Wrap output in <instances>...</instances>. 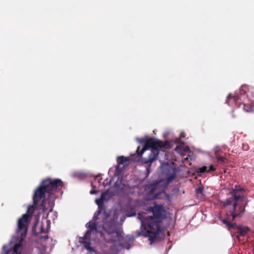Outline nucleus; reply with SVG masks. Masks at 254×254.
I'll list each match as a JSON object with an SVG mask.
<instances>
[{
	"mask_svg": "<svg viewBox=\"0 0 254 254\" xmlns=\"http://www.w3.org/2000/svg\"><path fill=\"white\" fill-rule=\"evenodd\" d=\"M153 216H148V219L141 222V231L138 232V236L148 237L150 243L157 242L159 240V233L160 231V222L164 217V207L160 205H155L151 207Z\"/></svg>",
	"mask_w": 254,
	"mask_h": 254,
	"instance_id": "nucleus-1",
	"label": "nucleus"
},
{
	"mask_svg": "<svg viewBox=\"0 0 254 254\" xmlns=\"http://www.w3.org/2000/svg\"><path fill=\"white\" fill-rule=\"evenodd\" d=\"M63 186V183L59 179L47 178L43 180L39 187L34 191L33 197L34 205H37L41 201L40 209H42L43 211H46L49 209L51 210L53 201L50 202V200L46 199V194L47 193L49 196L52 197L53 192L61 189Z\"/></svg>",
	"mask_w": 254,
	"mask_h": 254,
	"instance_id": "nucleus-2",
	"label": "nucleus"
},
{
	"mask_svg": "<svg viewBox=\"0 0 254 254\" xmlns=\"http://www.w3.org/2000/svg\"><path fill=\"white\" fill-rule=\"evenodd\" d=\"M165 145L162 141L153 138H150L145 141L142 149L140 151V147L138 146L136 152L137 156L140 157L147 149H151V153L149 154L148 157L142 159L143 164L150 167L152 163L157 159L160 149L165 147Z\"/></svg>",
	"mask_w": 254,
	"mask_h": 254,
	"instance_id": "nucleus-3",
	"label": "nucleus"
},
{
	"mask_svg": "<svg viewBox=\"0 0 254 254\" xmlns=\"http://www.w3.org/2000/svg\"><path fill=\"white\" fill-rule=\"evenodd\" d=\"M102 230L101 235L106 233L110 236V240L112 242H115L119 238L120 233L117 229L116 221L115 217L105 211L103 213Z\"/></svg>",
	"mask_w": 254,
	"mask_h": 254,
	"instance_id": "nucleus-4",
	"label": "nucleus"
},
{
	"mask_svg": "<svg viewBox=\"0 0 254 254\" xmlns=\"http://www.w3.org/2000/svg\"><path fill=\"white\" fill-rule=\"evenodd\" d=\"M242 201L243 199H240V196L236 195L235 197H229L222 202L224 206H230L227 214L231 216L233 220L237 217H241L244 214L247 202L244 206Z\"/></svg>",
	"mask_w": 254,
	"mask_h": 254,
	"instance_id": "nucleus-5",
	"label": "nucleus"
},
{
	"mask_svg": "<svg viewBox=\"0 0 254 254\" xmlns=\"http://www.w3.org/2000/svg\"><path fill=\"white\" fill-rule=\"evenodd\" d=\"M222 221L229 230L233 229L236 231L238 234L236 238L239 240H240V236L245 237L250 231V229L248 226H238L236 223H231L226 219H223Z\"/></svg>",
	"mask_w": 254,
	"mask_h": 254,
	"instance_id": "nucleus-6",
	"label": "nucleus"
},
{
	"mask_svg": "<svg viewBox=\"0 0 254 254\" xmlns=\"http://www.w3.org/2000/svg\"><path fill=\"white\" fill-rule=\"evenodd\" d=\"M29 216L30 214H24L18 220L17 233L20 234L21 240L24 239L26 237L28 230V220Z\"/></svg>",
	"mask_w": 254,
	"mask_h": 254,
	"instance_id": "nucleus-7",
	"label": "nucleus"
},
{
	"mask_svg": "<svg viewBox=\"0 0 254 254\" xmlns=\"http://www.w3.org/2000/svg\"><path fill=\"white\" fill-rule=\"evenodd\" d=\"M128 159L123 156H119L118 158V165L116 166V172L115 174L117 176H120L122 173V169L120 168V165H126L127 164Z\"/></svg>",
	"mask_w": 254,
	"mask_h": 254,
	"instance_id": "nucleus-8",
	"label": "nucleus"
},
{
	"mask_svg": "<svg viewBox=\"0 0 254 254\" xmlns=\"http://www.w3.org/2000/svg\"><path fill=\"white\" fill-rule=\"evenodd\" d=\"M165 183L167 185H169L172 182L176 177V171L175 168H169L166 174Z\"/></svg>",
	"mask_w": 254,
	"mask_h": 254,
	"instance_id": "nucleus-9",
	"label": "nucleus"
},
{
	"mask_svg": "<svg viewBox=\"0 0 254 254\" xmlns=\"http://www.w3.org/2000/svg\"><path fill=\"white\" fill-rule=\"evenodd\" d=\"M108 191H104L101 193L100 197L98 199H96L95 202L98 205V209H103L104 201L106 199V197L108 195Z\"/></svg>",
	"mask_w": 254,
	"mask_h": 254,
	"instance_id": "nucleus-10",
	"label": "nucleus"
},
{
	"mask_svg": "<svg viewBox=\"0 0 254 254\" xmlns=\"http://www.w3.org/2000/svg\"><path fill=\"white\" fill-rule=\"evenodd\" d=\"M243 190V189L238 185L235 186V188H232V190L230 191V193L232 195L231 197H235V196L239 195L240 196V199H243V196L239 193V192H241Z\"/></svg>",
	"mask_w": 254,
	"mask_h": 254,
	"instance_id": "nucleus-11",
	"label": "nucleus"
},
{
	"mask_svg": "<svg viewBox=\"0 0 254 254\" xmlns=\"http://www.w3.org/2000/svg\"><path fill=\"white\" fill-rule=\"evenodd\" d=\"M21 248L22 245L20 244V242H19L14 246L12 250L7 251L5 254H20Z\"/></svg>",
	"mask_w": 254,
	"mask_h": 254,
	"instance_id": "nucleus-12",
	"label": "nucleus"
},
{
	"mask_svg": "<svg viewBox=\"0 0 254 254\" xmlns=\"http://www.w3.org/2000/svg\"><path fill=\"white\" fill-rule=\"evenodd\" d=\"M80 243L83 244L84 247L90 252H95V249L90 246L91 242L90 240H81Z\"/></svg>",
	"mask_w": 254,
	"mask_h": 254,
	"instance_id": "nucleus-13",
	"label": "nucleus"
},
{
	"mask_svg": "<svg viewBox=\"0 0 254 254\" xmlns=\"http://www.w3.org/2000/svg\"><path fill=\"white\" fill-rule=\"evenodd\" d=\"M86 226L89 228V230H91L92 232L97 230V225L95 221H91L87 223L86 224Z\"/></svg>",
	"mask_w": 254,
	"mask_h": 254,
	"instance_id": "nucleus-14",
	"label": "nucleus"
},
{
	"mask_svg": "<svg viewBox=\"0 0 254 254\" xmlns=\"http://www.w3.org/2000/svg\"><path fill=\"white\" fill-rule=\"evenodd\" d=\"M217 161L218 163H220L221 165H224L226 163H227L228 161L227 159L223 156H219L216 158Z\"/></svg>",
	"mask_w": 254,
	"mask_h": 254,
	"instance_id": "nucleus-15",
	"label": "nucleus"
},
{
	"mask_svg": "<svg viewBox=\"0 0 254 254\" xmlns=\"http://www.w3.org/2000/svg\"><path fill=\"white\" fill-rule=\"evenodd\" d=\"M91 232L92 231L88 229L85 233L84 236L80 238V239L90 240Z\"/></svg>",
	"mask_w": 254,
	"mask_h": 254,
	"instance_id": "nucleus-16",
	"label": "nucleus"
},
{
	"mask_svg": "<svg viewBox=\"0 0 254 254\" xmlns=\"http://www.w3.org/2000/svg\"><path fill=\"white\" fill-rule=\"evenodd\" d=\"M102 209V208L98 209L97 211H96L94 214L92 220L94 221H96L98 219V216L100 215V214L101 213Z\"/></svg>",
	"mask_w": 254,
	"mask_h": 254,
	"instance_id": "nucleus-17",
	"label": "nucleus"
},
{
	"mask_svg": "<svg viewBox=\"0 0 254 254\" xmlns=\"http://www.w3.org/2000/svg\"><path fill=\"white\" fill-rule=\"evenodd\" d=\"M242 105L243 106V109L245 111L249 112L251 111L252 106L250 104H246L243 103L242 104ZM240 106H241V105Z\"/></svg>",
	"mask_w": 254,
	"mask_h": 254,
	"instance_id": "nucleus-18",
	"label": "nucleus"
},
{
	"mask_svg": "<svg viewBox=\"0 0 254 254\" xmlns=\"http://www.w3.org/2000/svg\"><path fill=\"white\" fill-rule=\"evenodd\" d=\"M197 172L202 173L204 172H207V167L206 166H203L200 168H198L197 169Z\"/></svg>",
	"mask_w": 254,
	"mask_h": 254,
	"instance_id": "nucleus-19",
	"label": "nucleus"
},
{
	"mask_svg": "<svg viewBox=\"0 0 254 254\" xmlns=\"http://www.w3.org/2000/svg\"><path fill=\"white\" fill-rule=\"evenodd\" d=\"M216 170V168L214 167L213 165H211L209 166V169L207 170V173L210 172L211 171H213Z\"/></svg>",
	"mask_w": 254,
	"mask_h": 254,
	"instance_id": "nucleus-20",
	"label": "nucleus"
},
{
	"mask_svg": "<svg viewBox=\"0 0 254 254\" xmlns=\"http://www.w3.org/2000/svg\"><path fill=\"white\" fill-rule=\"evenodd\" d=\"M203 192V188L199 187L196 189V192L197 194H202Z\"/></svg>",
	"mask_w": 254,
	"mask_h": 254,
	"instance_id": "nucleus-21",
	"label": "nucleus"
},
{
	"mask_svg": "<svg viewBox=\"0 0 254 254\" xmlns=\"http://www.w3.org/2000/svg\"><path fill=\"white\" fill-rule=\"evenodd\" d=\"M242 148L244 150H248L249 148V146L247 144H243Z\"/></svg>",
	"mask_w": 254,
	"mask_h": 254,
	"instance_id": "nucleus-22",
	"label": "nucleus"
},
{
	"mask_svg": "<svg viewBox=\"0 0 254 254\" xmlns=\"http://www.w3.org/2000/svg\"><path fill=\"white\" fill-rule=\"evenodd\" d=\"M41 203V201H40L38 203V205H36V206L35 205H34V204H33V207H32V208H33V207H38V209H40L39 206H40V205ZM32 210H34V208H32ZM40 210H42V209H40ZM32 211H33V210H32ZM32 213H33V211H32V212H31V214H30V216L32 215Z\"/></svg>",
	"mask_w": 254,
	"mask_h": 254,
	"instance_id": "nucleus-23",
	"label": "nucleus"
},
{
	"mask_svg": "<svg viewBox=\"0 0 254 254\" xmlns=\"http://www.w3.org/2000/svg\"><path fill=\"white\" fill-rule=\"evenodd\" d=\"M47 233V231H45L44 228L43 227V226H41V229H40V233H45L46 234Z\"/></svg>",
	"mask_w": 254,
	"mask_h": 254,
	"instance_id": "nucleus-24",
	"label": "nucleus"
},
{
	"mask_svg": "<svg viewBox=\"0 0 254 254\" xmlns=\"http://www.w3.org/2000/svg\"><path fill=\"white\" fill-rule=\"evenodd\" d=\"M41 239H44V240H47L48 239V236L47 234H46L44 236H40V238Z\"/></svg>",
	"mask_w": 254,
	"mask_h": 254,
	"instance_id": "nucleus-25",
	"label": "nucleus"
},
{
	"mask_svg": "<svg viewBox=\"0 0 254 254\" xmlns=\"http://www.w3.org/2000/svg\"><path fill=\"white\" fill-rule=\"evenodd\" d=\"M97 191L96 190H91L90 191V193L91 194H95V193H97Z\"/></svg>",
	"mask_w": 254,
	"mask_h": 254,
	"instance_id": "nucleus-26",
	"label": "nucleus"
},
{
	"mask_svg": "<svg viewBox=\"0 0 254 254\" xmlns=\"http://www.w3.org/2000/svg\"><path fill=\"white\" fill-rule=\"evenodd\" d=\"M180 137H182V138L183 137H185V133L184 132H181V135H180Z\"/></svg>",
	"mask_w": 254,
	"mask_h": 254,
	"instance_id": "nucleus-27",
	"label": "nucleus"
},
{
	"mask_svg": "<svg viewBox=\"0 0 254 254\" xmlns=\"http://www.w3.org/2000/svg\"><path fill=\"white\" fill-rule=\"evenodd\" d=\"M30 208H28V211H27V212H28V213H29V212H30Z\"/></svg>",
	"mask_w": 254,
	"mask_h": 254,
	"instance_id": "nucleus-28",
	"label": "nucleus"
},
{
	"mask_svg": "<svg viewBox=\"0 0 254 254\" xmlns=\"http://www.w3.org/2000/svg\"><path fill=\"white\" fill-rule=\"evenodd\" d=\"M100 228H101V227H100V226H99V227H98V229H99V230H100Z\"/></svg>",
	"mask_w": 254,
	"mask_h": 254,
	"instance_id": "nucleus-29",
	"label": "nucleus"
},
{
	"mask_svg": "<svg viewBox=\"0 0 254 254\" xmlns=\"http://www.w3.org/2000/svg\"><path fill=\"white\" fill-rule=\"evenodd\" d=\"M253 250H254V248H253Z\"/></svg>",
	"mask_w": 254,
	"mask_h": 254,
	"instance_id": "nucleus-30",
	"label": "nucleus"
}]
</instances>
